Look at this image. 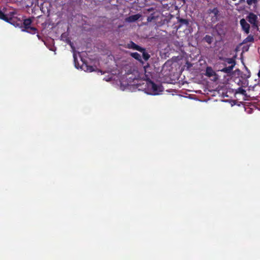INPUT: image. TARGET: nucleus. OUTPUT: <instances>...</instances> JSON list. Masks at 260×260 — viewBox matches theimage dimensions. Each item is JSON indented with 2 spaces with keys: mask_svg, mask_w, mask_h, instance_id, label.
<instances>
[{
  "mask_svg": "<svg viewBox=\"0 0 260 260\" xmlns=\"http://www.w3.org/2000/svg\"><path fill=\"white\" fill-rule=\"evenodd\" d=\"M257 16L253 13H250L246 17V19L251 23L253 27L257 28Z\"/></svg>",
  "mask_w": 260,
  "mask_h": 260,
  "instance_id": "nucleus-1",
  "label": "nucleus"
},
{
  "mask_svg": "<svg viewBox=\"0 0 260 260\" xmlns=\"http://www.w3.org/2000/svg\"><path fill=\"white\" fill-rule=\"evenodd\" d=\"M148 87L152 89V93L151 94L153 95L158 94L159 92L162 91L160 87L158 86L151 81L149 82Z\"/></svg>",
  "mask_w": 260,
  "mask_h": 260,
  "instance_id": "nucleus-2",
  "label": "nucleus"
},
{
  "mask_svg": "<svg viewBox=\"0 0 260 260\" xmlns=\"http://www.w3.org/2000/svg\"><path fill=\"white\" fill-rule=\"evenodd\" d=\"M208 12L209 14L213 15V17L212 18V22H216L218 20L219 11L217 8H214L213 9H209Z\"/></svg>",
  "mask_w": 260,
  "mask_h": 260,
  "instance_id": "nucleus-3",
  "label": "nucleus"
},
{
  "mask_svg": "<svg viewBox=\"0 0 260 260\" xmlns=\"http://www.w3.org/2000/svg\"><path fill=\"white\" fill-rule=\"evenodd\" d=\"M240 25L242 26V29L244 32L248 34L249 33L250 25L246 22V20L244 18L240 21Z\"/></svg>",
  "mask_w": 260,
  "mask_h": 260,
  "instance_id": "nucleus-4",
  "label": "nucleus"
},
{
  "mask_svg": "<svg viewBox=\"0 0 260 260\" xmlns=\"http://www.w3.org/2000/svg\"><path fill=\"white\" fill-rule=\"evenodd\" d=\"M126 47L129 49H133L139 51H142L144 50V48H141L132 41H131L129 43L127 44Z\"/></svg>",
  "mask_w": 260,
  "mask_h": 260,
  "instance_id": "nucleus-5",
  "label": "nucleus"
},
{
  "mask_svg": "<svg viewBox=\"0 0 260 260\" xmlns=\"http://www.w3.org/2000/svg\"><path fill=\"white\" fill-rule=\"evenodd\" d=\"M141 15L139 14H137L136 15H132L129 16L128 17L125 19V21L128 22H133L138 20Z\"/></svg>",
  "mask_w": 260,
  "mask_h": 260,
  "instance_id": "nucleus-6",
  "label": "nucleus"
},
{
  "mask_svg": "<svg viewBox=\"0 0 260 260\" xmlns=\"http://www.w3.org/2000/svg\"><path fill=\"white\" fill-rule=\"evenodd\" d=\"M234 67V64L231 65V66H229L228 67H225V68H223L222 69H221L220 70V71L222 72H223L224 73L230 74L232 72Z\"/></svg>",
  "mask_w": 260,
  "mask_h": 260,
  "instance_id": "nucleus-7",
  "label": "nucleus"
},
{
  "mask_svg": "<svg viewBox=\"0 0 260 260\" xmlns=\"http://www.w3.org/2000/svg\"><path fill=\"white\" fill-rule=\"evenodd\" d=\"M223 61L227 62L229 64H231V65H234V66L236 64V61L235 59L233 58H224L222 59Z\"/></svg>",
  "mask_w": 260,
  "mask_h": 260,
  "instance_id": "nucleus-8",
  "label": "nucleus"
},
{
  "mask_svg": "<svg viewBox=\"0 0 260 260\" xmlns=\"http://www.w3.org/2000/svg\"><path fill=\"white\" fill-rule=\"evenodd\" d=\"M254 42V37L252 35H249L246 39H245L243 41V44H246L248 42Z\"/></svg>",
  "mask_w": 260,
  "mask_h": 260,
  "instance_id": "nucleus-9",
  "label": "nucleus"
},
{
  "mask_svg": "<svg viewBox=\"0 0 260 260\" xmlns=\"http://www.w3.org/2000/svg\"><path fill=\"white\" fill-rule=\"evenodd\" d=\"M131 56L135 58L136 59L141 61V56L140 54L137 52H134L131 54Z\"/></svg>",
  "mask_w": 260,
  "mask_h": 260,
  "instance_id": "nucleus-10",
  "label": "nucleus"
},
{
  "mask_svg": "<svg viewBox=\"0 0 260 260\" xmlns=\"http://www.w3.org/2000/svg\"><path fill=\"white\" fill-rule=\"evenodd\" d=\"M214 72L211 67H207L206 69V75L209 77L214 75Z\"/></svg>",
  "mask_w": 260,
  "mask_h": 260,
  "instance_id": "nucleus-11",
  "label": "nucleus"
},
{
  "mask_svg": "<svg viewBox=\"0 0 260 260\" xmlns=\"http://www.w3.org/2000/svg\"><path fill=\"white\" fill-rule=\"evenodd\" d=\"M31 23V20L30 19H26L24 20L23 24L26 28H29V26Z\"/></svg>",
  "mask_w": 260,
  "mask_h": 260,
  "instance_id": "nucleus-12",
  "label": "nucleus"
},
{
  "mask_svg": "<svg viewBox=\"0 0 260 260\" xmlns=\"http://www.w3.org/2000/svg\"><path fill=\"white\" fill-rule=\"evenodd\" d=\"M204 39L209 44H211L213 41V38L212 37H211L210 36L206 35L204 37Z\"/></svg>",
  "mask_w": 260,
  "mask_h": 260,
  "instance_id": "nucleus-13",
  "label": "nucleus"
},
{
  "mask_svg": "<svg viewBox=\"0 0 260 260\" xmlns=\"http://www.w3.org/2000/svg\"><path fill=\"white\" fill-rule=\"evenodd\" d=\"M236 93H240V94H242V95L246 96H247V94H246V90L243 89L241 87H239L238 88L236 91Z\"/></svg>",
  "mask_w": 260,
  "mask_h": 260,
  "instance_id": "nucleus-14",
  "label": "nucleus"
},
{
  "mask_svg": "<svg viewBox=\"0 0 260 260\" xmlns=\"http://www.w3.org/2000/svg\"><path fill=\"white\" fill-rule=\"evenodd\" d=\"M143 52V57L145 60H147L150 58V55L145 52V49L144 48V50L141 51Z\"/></svg>",
  "mask_w": 260,
  "mask_h": 260,
  "instance_id": "nucleus-15",
  "label": "nucleus"
},
{
  "mask_svg": "<svg viewBox=\"0 0 260 260\" xmlns=\"http://www.w3.org/2000/svg\"><path fill=\"white\" fill-rule=\"evenodd\" d=\"M179 22L180 23L181 25H187L188 24V21L187 19L180 18L178 20Z\"/></svg>",
  "mask_w": 260,
  "mask_h": 260,
  "instance_id": "nucleus-16",
  "label": "nucleus"
},
{
  "mask_svg": "<svg viewBox=\"0 0 260 260\" xmlns=\"http://www.w3.org/2000/svg\"><path fill=\"white\" fill-rule=\"evenodd\" d=\"M0 19L8 21V17L1 11H0Z\"/></svg>",
  "mask_w": 260,
  "mask_h": 260,
  "instance_id": "nucleus-17",
  "label": "nucleus"
},
{
  "mask_svg": "<svg viewBox=\"0 0 260 260\" xmlns=\"http://www.w3.org/2000/svg\"><path fill=\"white\" fill-rule=\"evenodd\" d=\"M257 0H246L247 3L249 5H251L252 4H255L257 2Z\"/></svg>",
  "mask_w": 260,
  "mask_h": 260,
  "instance_id": "nucleus-18",
  "label": "nucleus"
},
{
  "mask_svg": "<svg viewBox=\"0 0 260 260\" xmlns=\"http://www.w3.org/2000/svg\"><path fill=\"white\" fill-rule=\"evenodd\" d=\"M85 67L86 68V71L89 72H91L94 70L93 67L91 66H85Z\"/></svg>",
  "mask_w": 260,
  "mask_h": 260,
  "instance_id": "nucleus-19",
  "label": "nucleus"
},
{
  "mask_svg": "<svg viewBox=\"0 0 260 260\" xmlns=\"http://www.w3.org/2000/svg\"><path fill=\"white\" fill-rule=\"evenodd\" d=\"M74 61H75V66H76L77 57H76V55L75 54H74Z\"/></svg>",
  "mask_w": 260,
  "mask_h": 260,
  "instance_id": "nucleus-20",
  "label": "nucleus"
},
{
  "mask_svg": "<svg viewBox=\"0 0 260 260\" xmlns=\"http://www.w3.org/2000/svg\"><path fill=\"white\" fill-rule=\"evenodd\" d=\"M152 19V18H150V17H148L147 21H151Z\"/></svg>",
  "mask_w": 260,
  "mask_h": 260,
  "instance_id": "nucleus-21",
  "label": "nucleus"
},
{
  "mask_svg": "<svg viewBox=\"0 0 260 260\" xmlns=\"http://www.w3.org/2000/svg\"><path fill=\"white\" fill-rule=\"evenodd\" d=\"M258 76L260 78V71L258 73Z\"/></svg>",
  "mask_w": 260,
  "mask_h": 260,
  "instance_id": "nucleus-22",
  "label": "nucleus"
},
{
  "mask_svg": "<svg viewBox=\"0 0 260 260\" xmlns=\"http://www.w3.org/2000/svg\"><path fill=\"white\" fill-rule=\"evenodd\" d=\"M30 28L32 30H36V28L34 27H31Z\"/></svg>",
  "mask_w": 260,
  "mask_h": 260,
  "instance_id": "nucleus-23",
  "label": "nucleus"
},
{
  "mask_svg": "<svg viewBox=\"0 0 260 260\" xmlns=\"http://www.w3.org/2000/svg\"><path fill=\"white\" fill-rule=\"evenodd\" d=\"M184 2L185 1V0H183Z\"/></svg>",
  "mask_w": 260,
  "mask_h": 260,
  "instance_id": "nucleus-24",
  "label": "nucleus"
}]
</instances>
